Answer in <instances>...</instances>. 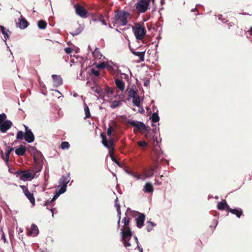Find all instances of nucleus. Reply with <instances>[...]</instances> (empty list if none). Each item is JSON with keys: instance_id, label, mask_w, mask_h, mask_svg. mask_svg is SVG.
<instances>
[{"instance_id": "1", "label": "nucleus", "mask_w": 252, "mask_h": 252, "mask_svg": "<svg viewBox=\"0 0 252 252\" xmlns=\"http://www.w3.org/2000/svg\"><path fill=\"white\" fill-rule=\"evenodd\" d=\"M130 17V14L124 10H116L114 11V17L112 23L114 27L126 26L128 23V18Z\"/></svg>"}, {"instance_id": "2", "label": "nucleus", "mask_w": 252, "mask_h": 252, "mask_svg": "<svg viewBox=\"0 0 252 252\" xmlns=\"http://www.w3.org/2000/svg\"><path fill=\"white\" fill-rule=\"evenodd\" d=\"M25 129V132L24 133L22 131H18L16 135V139L18 140H22L24 138L25 141L28 143H32L34 140V135L31 129L29 127L24 125Z\"/></svg>"}, {"instance_id": "3", "label": "nucleus", "mask_w": 252, "mask_h": 252, "mask_svg": "<svg viewBox=\"0 0 252 252\" xmlns=\"http://www.w3.org/2000/svg\"><path fill=\"white\" fill-rule=\"evenodd\" d=\"M17 177L23 181L31 180L34 178L35 174L32 175L30 170H22L18 169L15 172Z\"/></svg>"}, {"instance_id": "4", "label": "nucleus", "mask_w": 252, "mask_h": 252, "mask_svg": "<svg viewBox=\"0 0 252 252\" xmlns=\"http://www.w3.org/2000/svg\"><path fill=\"white\" fill-rule=\"evenodd\" d=\"M150 0H139L136 4L135 7L138 13L146 12L149 9Z\"/></svg>"}, {"instance_id": "5", "label": "nucleus", "mask_w": 252, "mask_h": 252, "mask_svg": "<svg viewBox=\"0 0 252 252\" xmlns=\"http://www.w3.org/2000/svg\"><path fill=\"white\" fill-rule=\"evenodd\" d=\"M133 31L136 38L141 40L143 38L146 33L145 28L140 24H137L134 27H132Z\"/></svg>"}, {"instance_id": "6", "label": "nucleus", "mask_w": 252, "mask_h": 252, "mask_svg": "<svg viewBox=\"0 0 252 252\" xmlns=\"http://www.w3.org/2000/svg\"><path fill=\"white\" fill-rule=\"evenodd\" d=\"M127 123L138 130L141 134H144V131L147 126L143 122L129 120L127 121Z\"/></svg>"}, {"instance_id": "7", "label": "nucleus", "mask_w": 252, "mask_h": 252, "mask_svg": "<svg viewBox=\"0 0 252 252\" xmlns=\"http://www.w3.org/2000/svg\"><path fill=\"white\" fill-rule=\"evenodd\" d=\"M100 136L102 138V143L106 148H108L109 151L111 149V148H113L114 149V139L111 138L109 141L107 140L105 135L104 134L102 133L100 134Z\"/></svg>"}, {"instance_id": "8", "label": "nucleus", "mask_w": 252, "mask_h": 252, "mask_svg": "<svg viewBox=\"0 0 252 252\" xmlns=\"http://www.w3.org/2000/svg\"><path fill=\"white\" fill-rule=\"evenodd\" d=\"M74 7L77 15L83 18L87 17L88 12L83 6L80 4H77L75 5Z\"/></svg>"}, {"instance_id": "9", "label": "nucleus", "mask_w": 252, "mask_h": 252, "mask_svg": "<svg viewBox=\"0 0 252 252\" xmlns=\"http://www.w3.org/2000/svg\"><path fill=\"white\" fill-rule=\"evenodd\" d=\"M157 129L156 128L152 129L149 126H147L144 131V135L145 137L148 140L154 139L155 134L156 133Z\"/></svg>"}, {"instance_id": "10", "label": "nucleus", "mask_w": 252, "mask_h": 252, "mask_svg": "<svg viewBox=\"0 0 252 252\" xmlns=\"http://www.w3.org/2000/svg\"><path fill=\"white\" fill-rule=\"evenodd\" d=\"M121 230V233L122 234L123 241L129 240L132 236V232L130 227H127L126 228H122Z\"/></svg>"}, {"instance_id": "11", "label": "nucleus", "mask_w": 252, "mask_h": 252, "mask_svg": "<svg viewBox=\"0 0 252 252\" xmlns=\"http://www.w3.org/2000/svg\"><path fill=\"white\" fill-rule=\"evenodd\" d=\"M20 187L22 189L23 192L26 196L30 200V202L33 205L35 204V199L33 196V193H32L29 190L28 188L25 186H20Z\"/></svg>"}, {"instance_id": "12", "label": "nucleus", "mask_w": 252, "mask_h": 252, "mask_svg": "<svg viewBox=\"0 0 252 252\" xmlns=\"http://www.w3.org/2000/svg\"><path fill=\"white\" fill-rule=\"evenodd\" d=\"M12 123L10 121H5L0 125V130L1 132L4 133L7 131L12 126Z\"/></svg>"}, {"instance_id": "13", "label": "nucleus", "mask_w": 252, "mask_h": 252, "mask_svg": "<svg viewBox=\"0 0 252 252\" xmlns=\"http://www.w3.org/2000/svg\"><path fill=\"white\" fill-rule=\"evenodd\" d=\"M139 216L135 219L136 225L137 227L140 228L143 226V223L145 220V215L142 213H139Z\"/></svg>"}, {"instance_id": "14", "label": "nucleus", "mask_w": 252, "mask_h": 252, "mask_svg": "<svg viewBox=\"0 0 252 252\" xmlns=\"http://www.w3.org/2000/svg\"><path fill=\"white\" fill-rule=\"evenodd\" d=\"M130 50L135 56H137L139 58V60L137 61L138 63L142 62L144 61V56L145 54V51L143 52H137L135 51L133 49L130 48Z\"/></svg>"}, {"instance_id": "15", "label": "nucleus", "mask_w": 252, "mask_h": 252, "mask_svg": "<svg viewBox=\"0 0 252 252\" xmlns=\"http://www.w3.org/2000/svg\"><path fill=\"white\" fill-rule=\"evenodd\" d=\"M39 233V230L37 226L34 224H32L31 227V229L27 232L28 236H36Z\"/></svg>"}, {"instance_id": "16", "label": "nucleus", "mask_w": 252, "mask_h": 252, "mask_svg": "<svg viewBox=\"0 0 252 252\" xmlns=\"http://www.w3.org/2000/svg\"><path fill=\"white\" fill-rule=\"evenodd\" d=\"M54 86L57 87L63 84V79L60 75L54 74L52 75Z\"/></svg>"}, {"instance_id": "17", "label": "nucleus", "mask_w": 252, "mask_h": 252, "mask_svg": "<svg viewBox=\"0 0 252 252\" xmlns=\"http://www.w3.org/2000/svg\"><path fill=\"white\" fill-rule=\"evenodd\" d=\"M155 171V167L152 166L148 168H144L143 169L144 174L147 178H149L153 176L154 174Z\"/></svg>"}, {"instance_id": "18", "label": "nucleus", "mask_w": 252, "mask_h": 252, "mask_svg": "<svg viewBox=\"0 0 252 252\" xmlns=\"http://www.w3.org/2000/svg\"><path fill=\"white\" fill-rule=\"evenodd\" d=\"M118 198H117L115 201V207L116 208V210H117V215L118 217V222H117L118 227L119 228L120 220H121V209H120V207H121L119 203H118Z\"/></svg>"}, {"instance_id": "19", "label": "nucleus", "mask_w": 252, "mask_h": 252, "mask_svg": "<svg viewBox=\"0 0 252 252\" xmlns=\"http://www.w3.org/2000/svg\"><path fill=\"white\" fill-rule=\"evenodd\" d=\"M217 208L220 210H226V211H228L230 207L225 200H223L218 203Z\"/></svg>"}, {"instance_id": "20", "label": "nucleus", "mask_w": 252, "mask_h": 252, "mask_svg": "<svg viewBox=\"0 0 252 252\" xmlns=\"http://www.w3.org/2000/svg\"><path fill=\"white\" fill-rule=\"evenodd\" d=\"M70 181L69 174L68 173L66 175H63L60 179L59 183L60 185H66L67 187V184Z\"/></svg>"}, {"instance_id": "21", "label": "nucleus", "mask_w": 252, "mask_h": 252, "mask_svg": "<svg viewBox=\"0 0 252 252\" xmlns=\"http://www.w3.org/2000/svg\"><path fill=\"white\" fill-rule=\"evenodd\" d=\"M227 212L236 215L238 218H240L243 214V211L240 208L231 209V208H229Z\"/></svg>"}, {"instance_id": "22", "label": "nucleus", "mask_w": 252, "mask_h": 252, "mask_svg": "<svg viewBox=\"0 0 252 252\" xmlns=\"http://www.w3.org/2000/svg\"><path fill=\"white\" fill-rule=\"evenodd\" d=\"M61 187L60 189L57 190L55 194L53 197V200H55L61 194L64 193L66 190V185H61Z\"/></svg>"}, {"instance_id": "23", "label": "nucleus", "mask_w": 252, "mask_h": 252, "mask_svg": "<svg viewBox=\"0 0 252 252\" xmlns=\"http://www.w3.org/2000/svg\"><path fill=\"white\" fill-rule=\"evenodd\" d=\"M14 150V148H10V147H8V150H7V152L6 153V155H5V156L4 157V156L3 155V152L2 151H1L0 152V154L1 155V157L2 158V159L5 160L7 163L8 162V161H9V155L10 154V153H11V152H12Z\"/></svg>"}, {"instance_id": "24", "label": "nucleus", "mask_w": 252, "mask_h": 252, "mask_svg": "<svg viewBox=\"0 0 252 252\" xmlns=\"http://www.w3.org/2000/svg\"><path fill=\"white\" fill-rule=\"evenodd\" d=\"M143 190L146 193H152L154 191V188L152 183H146L144 186Z\"/></svg>"}, {"instance_id": "25", "label": "nucleus", "mask_w": 252, "mask_h": 252, "mask_svg": "<svg viewBox=\"0 0 252 252\" xmlns=\"http://www.w3.org/2000/svg\"><path fill=\"white\" fill-rule=\"evenodd\" d=\"M115 82L117 87L121 91H123L125 89V83L122 80L116 79Z\"/></svg>"}, {"instance_id": "26", "label": "nucleus", "mask_w": 252, "mask_h": 252, "mask_svg": "<svg viewBox=\"0 0 252 252\" xmlns=\"http://www.w3.org/2000/svg\"><path fill=\"white\" fill-rule=\"evenodd\" d=\"M26 151V147L23 145H21L18 149H16L15 152L17 155L20 156L24 155Z\"/></svg>"}, {"instance_id": "27", "label": "nucleus", "mask_w": 252, "mask_h": 252, "mask_svg": "<svg viewBox=\"0 0 252 252\" xmlns=\"http://www.w3.org/2000/svg\"><path fill=\"white\" fill-rule=\"evenodd\" d=\"M21 18H22L19 23V27L21 29H24L28 26L29 23L25 18L22 17V16H21Z\"/></svg>"}, {"instance_id": "28", "label": "nucleus", "mask_w": 252, "mask_h": 252, "mask_svg": "<svg viewBox=\"0 0 252 252\" xmlns=\"http://www.w3.org/2000/svg\"><path fill=\"white\" fill-rule=\"evenodd\" d=\"M228 29L230 31V32L236 34L235 31L238 30L239 28L237 25L233 22H230L228 24Z\"/></svg>"}, {"instance_id": "29", "label": "nucleus", "mask_w": 252, "mask_h": 252, "mask_svg": "<svg viewBox=\"0 0 252 252\" xmlns=\"http://www.w3.org/2000/svg\"><path fill=\"white\" fill-rule=\"evenodd\" d=\"M92 89L94 92L100 96L103 95V91L100 86L96 85L94 87H92Z\"/></svg>"}, {"instance_id": "30", "label": "nucleus", "mask_w": 252, "mask_h": 252, "mask_svg": "<svg viewBox=\"0 0 252 252\" xmlns=\"http://www.w3.org/2000/svg\"><path fill=\"white\" fill-rule=\"evenodd\" d=\"M91 20L93 22H99L101 20V17H102V15L100 14H91Z\"/></svg>"}, {"instance_id": "31", "label": "nucleus", "mask_w": 252, "mask_h": 252, "mask_svg": "<svg viewBox=\"0 0 252 252\" xmlns=\"http://www.w3.org/2000/svg\"><path fill=\"white\" fill-rule=\"evenodd\" d=\"M114 149L113 148L109 151V153L112 160L115 162L118 165L120 166V163L116 159L114 155Z\"/></svg>"}, {"instance_id": "32", "label": "nucleus", "mask_w": 252, "mask_h": 252, "mask_svg": "<svg viewBox=\"0 0 252 252\" xmlns=\"http://www.w3.org/2000/svg\"><path fill=\"white\" fill-rule=\"evenodd\" d=\"M47 24L46 22L43 20H40L38 21L37 22L38 27L39 29H42V30L45 29L47 27Z\"/></svg>"}, {"instance_id": "33", "label": "nucleus", "mask_w": 252, "mask_h": 252, "mask_svg": "<svg viewBox=\"0 0 252 252\" xmlns=\"http://www.w3.org/2000/svg\"><path fill=\"white\" fill-rule=\"evenodd\" d=\"M0 29L2 33L4 35V37L5 39H7L9 37V34L7 33V32L11 33V32H10L8 30H6V28H5L3 26H1Z\"/></svg>"}, {"instance_id": "34", "label": "nucleus", "mask_w": 252, "mask_h": 252, "mask_svg": "<svg viewBox=\"0 0 252 252\" xmlns=\"http://www.w3.org/2000/svg\"><path fill=\"white\" fill-rule=\"evenodd\" d=\"M130 219L127 216L125 217L122 219V222L124 223L122 228H126L129 226Z\"/></svg>"}, {"instance_id": "35", "label": "nucleus", "mask_w": 252, "mask_h": 252, "mask_svg": "<svg viewBox=\"0 0 252 252\" xmlns=\"http://www.w3.org/2000/svg\"><path fill=\"white\" fill-rule=\"evenodd\" d=\"M140 98L138 95H136V96H133L132 97V103L134 105H135L137 107L140 105Z\"/></svg>"}, {"instance_id": "36", "label": "nucleus", "mask_w": 252, "mask_h": 252, "mask_svg": "<svg viewBox=\"0 0 252 252\" xmlns=\"http://www.w3.org/2000/svg\"><path fill=\"white\" fill-rule=\"evenodd\" d=\"M121 101L120 100H114L112 101L110 107L112 108H115L121 104Z\"/></svg>"}, {"instance_id": "37", "label": "nucleus", "mask_w": 252, "mask_h": 252, "mask_svg": "<svg viewBox=\"0 0 252 252\" xmlns=\"http://www.w3.org/2000/svg\"><path fill=\"white\" fill-rule=\"evenodd\" d=\"M159 117L158 114L157 113H154L152 116V121L154 123H157L159 121Z\"/></svg>"}, {"instance_id": "38", "label": "nucleus", "mask_w": 252, "mask_h": 252, "mask_svg": "<svg viewBox=\"0 0 252 252\" xmlns=\"http://www.w3.org/2000/svg\"><path fill=\"white\" fill-rule=\"evenodd\" d=\"M60 147L63 149H68L70 147V144L68 142L64 141L62 142Z\"/></svg>"}, {"instance_id": "39", "label": "nucleus", "mask_w": 252, "mask_h": 252, "mask_svg": "<svg viewBox=\"0 0 252 252\" xmlns=\"http://www.w3.org/2000/svg\"><path fill=\"white\" fill-rule=\"evenodd\" d=\"M155 225V224H154V223L152 221H150L148 222V224H147V230L148 232H150V231H151L153 228V227Z\"/></svg>"}, {"instance_id": "40", "label": "nucleus", "mask_w": 252, "mask_h": 252, "mask_svg": "<svg viewBox=\"0 0 252 252\" xmlns=\"http://www.w3.org/2000/svg\"><path fill=\"white\" fill-rule=\"evenodd\" d=\"M84 111H85V119L90 118L91 117V114L90 112L89 108L88 106H86L85 107Z\"/></svg>"}, {"instance_id": "41", "label": "nucleus", "mask_w": 252, "mask_h": 252, "mask_svg": "<svg viewBox=\"0 0 252 252\" xmlns=\"http://www.w3.org/2000/svg\"><path fill=\"white\" fill-rule=\"evenodd\" d=\"M137 94V92L133 89H130L128 92V96L130 97H133V96H136Z\"/></svg>"}, {"instance_id": "42", "label": "nucleus", "mask_w": 252, "mask_h": 252, "mask_svg": "<svg viewBox=\"0 0 252 252\" xmlns=\"http://www.w3.org/2000/svg\"><path fill=\"white\" fill-rule=\"evenodd\" d=\"M137 144L139 146L142 147H146L148 145V143L144 141H139Z\"/></svg>"}, {"instance_id": "43", "label": "nucleus", "mask_w": 252, "mask_h": 252, "mask_svg": "<svg viewBox=\"0 0 252 252\" xmlns=\"http://www.w3.org/2000/svg\"><path fill=\"white\" fill-rule=\"evenodd\" d=\"M114 131V128L111 126H109L107 129V134L109 136H111L112 132Z\"/></svg>"}, {"instance_id": "44", "label": "nucleus", "mask_w": 252, "mask_h": 252, "mask_svg": "<svg viewBox=\"0 0 252 252\" xmlns=\"http://www.w3.org/2000/svg\"><path fill=\"white\" fill-rule=\"evenodd\" d=\"M91 72L96 77H98L100 75L99 72L93 68L91 69Z\"/></svg>"}, {"instance_id": "45", "label": "nucleus", "mask_w": 252, "mask_h": 252, "mask_svg": "<svg viewBox=\"0 0 252 252\" xmlns=\"http://www.w3.org/2000/svg\"><path fill=\"white\" fill-rule=\"evenodd\" d=\"M6 118V115L4 113H2L0 114V125L3 123L4 121Z\"/></svg>"}, {"instance_id": "46", "label": "nucleus", "mask_w": 252, "mask_h": 252, "mask_svg": "<svg viewBox=\"0 0 252 252\" xmlns=\"http://www.w3.org/2000/svg\"><path fill=\"white\" fill-rule=\"evenodd\" d=\"M97 68H104L106 67V64L105 62L101 63L96 65Z\"/></svg>"}, {"instance_id": "47", "label": "nucleus", "mask_w": 252, "mask_h": 252, "mask_svg": "<svg viewBox=\"0 0 252 252\" xmlns=\"http://www.w3.org/2000/svg\"><path fill=\"white\" fill-rule=\"evenodd\" d=\"M105 91L107 94H113V90L111 87L108 86L106 87L105 88Z\"/></svg>"}, {"instance_id": "48", "label": "nucleus", "mask_w": 252, "mask_h": 252, "mask_svg": "<svg viewBox=\"0 0 252 252\" xmlns=\"http://www.w3.org/2000/svg\"><path fill=\"white\" fill-rule=\"evenodd\" d=\"M0 231L1 233V239L4 241V243H6V238H5V234H4V233L3 230H2V228L0 229Z\"/></svg>"}, {"instance_id": "49", "label": "nucleus", "mask_w": 252, "mask_h": 252, "mask_svg": "<svg viewBox=\"0 0 252 252\" xmlns=\"http://www.w3.org/2000/svg\"><path fill=\"white\" fill-rule=\"evenodd\" d=\"M65 52L67 53V54H70L71 53H72L73 50L72 49H71V48H69V47H67L66 48H65Z\"/></svg>"}, {"instance_id": "50", "label": "nucleus", "mask_w": 252, "mask_h": 252, "mask_svg": "<svg viewBox=\"0 0 252 252\" xmlns=\"http://www.w3.org/2000/svg\"><path fill=\"white\" fill-rule=\"evenodd\" d=\"M134 177L136 178L137 179L139 180V179H142L143 180H144L145 179V178H143L142 177V176L140 174H136L135 173V175L133 176Z\"/></svg>"}, {"instance_id": "51", "label": "nucleus", "mask_w": 252, "mask_h": 252, "mask_svg": "<svg viewBox=\"0 0 252 252\" xmlns=\"http://www.w3.org/2000/svg\"><path fill=\"white\" fill-rule=\"evenodd\" d=\"M129 240H126V241H123L126 247L131 246L130 244L129 243Z\"/></svg>"}, {"instance_id": "52", "label": "nucleus", "mask_w": 252, "mask_h": 252, "mask_svg": "<svg viewBox=\"0 0 252 252\" xmlns=\"http://www.w3.org/2000/svg\"><path fill=\"white\" fill-rule=\"evenodd\" d=\"M126 172L127 173L132 176L133 177L135 175V173H134V172H133L131 170H126Z\"/></svg>"}, {"instance_id": "53", "label": "nucleus", "mask_w": 252, "mask_h": 252, "mask_svg": "<svg viewBox=\"0 0 252 252\" xmlns=\"http://www.w3.org/2000/svg\"><path fill=\"white\" fill-rule=\"evenodd\" d=\"M54 200H53V199L51 201H47L43 205L44 206H47L49 204H51Z\"/></svg>"}, {"instance_id": "54", "label": "nucleus", "mask_w": 252, "mask_h": 252, "mask_svg": "<svg viewBox=\"0 0 252 252\" xmlns=\"http://www.w3.org/2000/svg\"><path fill=\"white\" fill-rule=\"evenodd\" d=\"M99 53V51L97 49H95V51L93 52V54L94 56H95L96 55L98 56Z\"/></svg>"}, {"instance_id": "55", "label": "nucleus", "mask_w": 252, "mask_h": 252, "mask_svg": "<svg viewBox=\"0 0 252 252\" xmlns=\"http://www.w3.org/2000/svg\"><path fill=\"white\" fill-rule=\"evenodd\" d=\"M99 22H101L103 25H107L105 21L103 19V15H102V17H101V20H100Z\"/></svg>"}, {"instance_id": "56", "label": "nucleus", "mask_w": 252, "mask_h": 252, "mask_svg": "<svg viewBox=\"0 0 252 252\" xmlns=\"http://www.w3.org/2000/svg\"><path fill=\"white\" fill-rule=\"evenodd\" d=\"M155 181H156V182L157 183V184L158 185H160L161 184V181H159L156 178L155 179Z\"/></svg>"}, {"instance_id": "57", "label": "nucleus", "mask_w": 252, "mask_h": 252, "mask_svg": "<svg viewBox=\"0 0 252 252\" xmlns=\"http://www.w3.org/2000/svg\"><path fill=\"white\" fill-rule=\"evenodd\" d=\"M250 34L252 35V27L250 28V30L248 31Z\"/></svg>"}, {"instance_id": "58", "label": "nucleus", "mask_w": 252, "mask_h": 252, "mask_svg": "<svg viewBox=\"0 0 252 252\" xmlns=\"http://www.w3.org/2000/svg\"><path fill=\"white\" fill-rule=\"evenodd\" d=\"M137 247L140 252H143V249L142 248L140 247L138 245L137 246Z\"/></svg>"}, {"instance_id": "59", "label": "nucleus", "mask_w": 252, "mask_h": 252, "mask_svg": "<svg viewBox=\"0 0 252 252\" xmlns=\"http://www.w3.org/2000/svg\"><path fill=\"white\" fill-rule=\"evenodd\" d=\"M222 15H220V16H219V19L220 20H221V21H223L224 20V19H222Z\"/></svg>"}, {"instance_id": "60", "label": "nucleus", "mask_w": 252, "mask_h": 252, "mask_svg": "<svg viewBox=\"0 0 252 252\" xmlns=\"http://www.w3.org/2000/svg\"><path fill=\"white\" fill-rule=\"evenodd\" d=\"M191 12H194V11H197V9L196 8H194V9H192L191 10Z\"/></svg>"}, {"instance_id": "61", "label": "nucleus", "mask_w": 252, "mask_h": 252, "mask_svg": "<svg viewBox=\"0 0 252 252\" xmlns=\"http://www.w3.org/2000/svg\"><path fill=\"white\" fill-rule=\"evenodd\" d=\"M135 240L136 241L137 244H138V241L137 238L136 237H135Z\"/></svg>"}, {"instance_id": "62", "label": "nucleus", "mask_w": 252, "mask_h": 252, "mask_svg": "<svg viewBox=\"0 0 252 252\" xmlns=\"http://www.w3.org/2000/svg\"><path fill=\"white\" fill-rule=\"evenodd\" d=\"M163 177H164L163 175H161V176H160V178L161 180H162V179H163Z\"/></svg>"}, {"instance_id": "63", "label": "nucleus", "mask_w": 252, "mask_h": 252, "mask_svg": "<svg viewBox=\"0 0 252 252\" xmlns=\"http://www.w3.org/2000/svg\"><path fill=\"white\" fill-rule=\"evenodd\" d=\"M108 26H109V28H110L111 29L113 28V27L111 26V25L110 24H109Z\"/></svg>"}, {"instance_id": "64", "label": "nucleus", "mask_w": 252, "mask_h": 252, "mask_svg": "<svg viewBox=\"0 0 252 252\" xmlns=\"http://www.w3.org/2000/svg\"><path fill=\"white\" fill-rule=\"evenodd\" d=\"M51 211L52 212V216H53V209H50Z\"/></svg>"}]
</instances>
